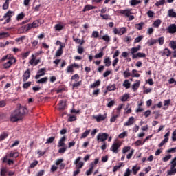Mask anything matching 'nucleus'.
I'll return each instance as SVG.
<instances>
[{"label": "nucleus", "mask_w": 176, "mask_h": 176, "mask_svg": "<svg viewBox=\"0 0 176 176\" xmlns=\"http://www.w3.org/2000/svg\"><path fill=\"white\" fill-rule=\"evenodd\" d=\"M131 174V170L130 168H127L124 173V176H130Z\"/></svg>", "instance_id": "69168bd1"}, {"label": "nucleus", "mask_w": 176, "mask_h": 176, "mask_svg": "<svg viewBox=\"0 0 176 176\" xmlns=\"http://www.w3.org/2000/svg\"><path fill=\"white\" fill-rule=\"evenodd\" d=\"M144 25H145V23L140 22V23H137L135 25V28H136V30H138V31H141V30H142Z\"/></svg>", "instance_id": "393cba45"}, {"label": "nucleus", "mask_w": 176, "mask_h": 176, "mask_svg": "<svg viewBox=\"0 0 176 176\" xmlns=\"http://www.w3.org/2000/svg\"><path fill=\"white\" fill-rule=\"evenodd\" d=\"M9 157H14L15 159L19 157V152L11 151L9 154Z\"/></svg>", "instance_id": "4c0bfd02"}, {"label": "nucleus", "mask_w": 176, "mask_h": 176, "mask_svg": "<svg viewBox=\"0 0 176 176\" xmlns=\"http://www.w3.org/2000/svg\"><path fill=\"white\" fill-rule=\"evenodd\" d=\"M168 175H175L176 174L175 168H173V166H170V170L167 171Z\"/></svg>", "instance_id": "ea45409f"}, {"label": "nucleus", "mask_w": 176, "mask_h": 176, "mask_svg": "<svg viewBox=\"0 0 176 176\" xmlns=\"http://www.w3.org/2000/svg\"><path fill=\"white\" fill-rule=\"evenodd\" d=\"M28 113V110L27 108L21 106V104H17L16 109L11 113L10 116V122L12 123H15V122H19V120H21L23 118H24V115Z\"/></svg>", "instance_id": "f257e3e1"}, {"label": "nucleus", "mask_w": 176, "mask_h": 176, "mask_svg": "<svg viewBox=\"0 0 176 176\" xmlns=\"http://www.w3.org/2000/svg\"><path fill=\"white\" fill-rule=\"evenodd\" d=\"M80 160H82V157H78L74 162L76 170L73 172V176H77L80 174V171L83 168V166H85V162Z\"/></svg>", "instance_id": "f03ea898"}, {"label": "nucleus", "mask_w": 176, "mask_h": 176, "mask_svg": "<svg viewBox=\"0 0 176 176\" xmlns=\"http://www.w3.org/2000/svg\"><path fill=\"white\" fill-rule=\"evenodd\" d=\"M122 146V142H115L110 147V151L113 153H119V148Z\"/></svg>", "instance_id": "6e6552de"}, {"label": "nucleus", "mask_w": 176, "mask_h": 176, "mask_svg": "<svg viewBox=\"0 0 176 176\" xmlns=\"http://www.w3.org/2000/svg\"><path fill=\"white\" fill-rule=\"evenodd\" d=\"M109 135L107 133H100L98 134L96 138L98 142H105L108 140Z\"/></svg>", "instance_id": "0eeeda50"}, {"label": "nucleus", "mask_w": 176, "mask_h": 176, "mask_svg": "<svg viewBox=\"0 0 176 176\" xmlns=\"http://www.w3.org/2000/svg\"><path fill=\"white\" fill-rule=\"evenodd\" d=\"M133 39L131 38V36H126L124 38V42H126V43H130Z\"/></svg>", "instance_id": "052dcab7"}, {"label": "nucleus", "mask_w": 176, "mask_h": 176, "mask_svg": "<svg viewBox=\"0 0 176 176\" xmlns=\"http://www.w3.org/2000/svg\"><path fill=\"white\" fill-rule=\"evenodd\" d=\"M80 85H82V81H76V83H74L72 85V87H73V89H78V87H79V86H80Z\"/></svg>", "instance_id": "49530a36"}, {"label": "nucleus", "mask_w": 176, "mask_h": 176, "mask_svg": "<svg viewBox=\"0 0 176 176\" xmlns=\"http://www.w3.org/2000/svg\"><path fill=\"white\" fill-rule=\"evenodd\" d=\"M134 117H130L128 119V121L124 124V126H131L134 124Z\"/></svg>", "instance_id": "4be33fe9"}, {"label": "nucleus", "mask_w": 176, "mask_h": 176, "mask_svg": "<svg viewBox=\"0 0 176 176\" xmlns=\"http://www.w3.org/2000/svg\"><path fill=\"white\" fill-rule=\"evenodd\" d=\"M144 57H146V54L145 53H142V52H138L135 54V55L132 56L133 60L135 58H142Z\"/></svg>", "instance_id": "a211bd4d"}, {"label": "nucleus", "mask_w": 176, "mask_h": 176, "mask_svg": "<svg viewBox=\"0 0 176 176\" xmlns=\"http://www.w3.org/2000/svg\"><path fill=\"white\" fill-rule=\"evenodd\" d=\"M140 80H137V82L134 83L132 85V89H133V91H135V90H137L138 89V87H140Z\"/></svg>", "instance_id": "473e14b6"}, {"label": "nucleus", "mask_w": 176, "mask_h": 176, "mask_svg": "<svg viewBox=\"0 0 176 176\" xmlns=\"http://www.w3.org/2000/svg\"><path fill=\"white\" fill-rule=\"evenodd\" d=\"M3 61H6L3 65V67L5 69H8L12 67V65L16 63V58L14 57H10L9 55H6L3 56V58L0 60V63H3Z\"/></svg>", "instance_id": "7ed1b4c3"}, {"label": "nucleus", "mask_w": 176, "mask_h": 176, "mask_svg": "<svg viewBox=\"0 0 176 176\" xmlns=\"http://www.w3.org/2000/svg\"><path fill=\"white\" fill-rule=\"evenodd\" d=\"M63 45H60V48L56 51V57H60L63 54Z\"/></svg>", "instance_id": "c85d7f7f"}, {"label": "nucleus", "mask_w": 176, "mask_h": 176, "mask_svg": "<svg viewBox=\"0 0 176 176\" xmlns=\"http://www.w3.org/2000/svg\"><path fill=\"white\" fill-rule=\"evenodd\" d=\"M47 80H48L47 77H44V78H41L40 80H38L37 81V83H47Z\"/></svg>", "instance_id": "603ef678"}, {"label": "nucleus", "mask_w": 176, "mask_h": 176, "mask_svg": "<svg viewBox=\"0 0 176 176\" xmlns=\"http://www.w3.org/2000/svg\"><path fill=\"white\" fill-rule=\"evenodd\" d=\"M65 27V24L64 23H57L54 26V31H58L60 32V31H62V30H64V28Z\"/></svg>", "instance_id": "ddd939ff"}, {"label": "nucleus", "mask_w": 176, "mask_h": 176, "mask_svg": "<svg viewBox=\"0 0 176 176\" xmlns=\"http://www.w3.org/2000/svg\"><path fill=\"white\" fill-rule=\"evenodd\" d=\"M140 167H138L137 166H133L132 167V171L134 174V175H137V173H138V171H140Z\"/></svg>", "instance_id": "37998d69"}, {"label": "nucleus", "mask_w": 176, "mask_h": 176, "mask_svg": "<svg viewBox=\"0 0 176 176\" xmlns=\"http://www.w3.org/2000/svg\"><path fill=\"white\" fill-rule=\"evenodd\" d=\"M104 64L105 67H111V58L109 57L104 58Z\"/></svg>", "instance_id": "cd10ccee"}, {"label": "nucleus", "mask_w": 176, "mask_h": 176, "mask_svg": "<svg viewBox=\"0 0 176 176\" xmlns=\"http://www.w3.org/2000/svg\"><path fill=\"white\" fill-rule=\"evenodd\" d=\"M66 102L64 100H60L58 104V109L59 111H64L65 109Z\"/></svg>", "instance_id": "412c9836"}, {"label": "nucleus", "mask_w": 176, "mask_h": 176, "mask_svg": "<svg viewBox=\"0 0 176 176\" xmlns=\"http://www.w3.org/2000/svg\"><path fill=\"white\" fill-rule=\"evenodd\" d=\"M124 78H129L131 76V73L129 72V69L124 72Z\"/></svg>", "instance_id": "4d7b16f0"}, {"label": "nucleus", "mask_w": 176, "mask_h": 176, "mask_svg": "<svg viewBox=\"0 0 176 176\" xmlns=\"http://www.w3.org/2000/svg\"><path fill=\"white\" fill-rule=\"evenodd\" d=\"M93 118L96 120V122L98 123H100V122H102L104 119H107V114L102 115L99 114L98 116L94 115Z\"/></svg>", "instance_id": "9b49d317"}, {"label": "nucleus", "mask_w": 176, "mask_h": 176, "mask_svg": "<svg viewBox=\"0 0 176 176\" xmlns=\"http://www.w3.org/2000/svg\"><path fill=\"white\" fill-rule=\"evenodd\" d=\"M13 14H14V12L9 10L8 12L4 14L3 18L0 19V21H3L5 19H7L4 22V24H8L10 23V21H12V16H13Z\"/></svg>", "instance_id": "423d86ee"}, {"label": "nucleus", "mask_w": 176, "mask_h": 176, "mask_svg": "<svg viewBox=\"0 0 176 176\" xmlns=\"http://www.w3.org/2000/svg\"><path fill=\"white\" fill-rule=\"evenodd\" d=\"M79 74H76L72 76V80H74V82H78L79 80Z\"/></svg>", "instance_id": "3c124183"}, {"label": "nucleus", "mask_w": 176, "mask_h": 176, "mask_svg": "<svg viewBox=\"0 0 176 176\" xmlns=\"http://www.w3.org/2000/svg\"><path fill=\"white\" fill-rule=\"evenodd\" d=\"M77 52H78V54H82V53L85 52V48H83V47L82 45H78Z\"/></svg>", "instance_id": "a18cd8bd"}, {"label": "nucleus", "mask_w": 176, "mask_h": 176, "mask_svg": "<svg viewBox=\"0 0 176 176\" xmlns=\"http://www.w3.org/2000/svg\"><path fill=\"white\" fill-rule=\"evenodd\" d=\"M160 54L163 56H167L168 57H170L171 56V51L168 48H165L163 51L160 52Z\"/></svg>", "instance_id": "f3484780"}, {"label": "nucleus", "mask_w": 176, "mask_h": 176, "mask_svg": "<svg viewBox=\"0 0 176 176\" xmlns=\"http://www.w3.org/2000/svg\"><path fill=\"white\" fill-rule=\"evenodd\" d=\"M107 91H115L116 90V84L109 85L107 87Z\"/></svg>", "instance_id": "b1692460"}, {"label": "nucleus", "mask_w": 176, "mask_h": 176, "mask_svg": "<svg viewBox=\"0 0 176 176\" xmlns=\"http://www.w3.org/2000/svg\"><path fill=\"white\" fill-rule=\"evenodd\" d=\"M32 83V82H30V81L23 83V89H28V87H30V86H31Z\"/></svg>", "instance_id": "6e6d98bb"}, {"label": "nucleus", "mask_w": 176, "mask_h": 176, "mask_svg": "<svg viewBox=\"0 0 176 176\" xmlns=\"http://www.w3.org/2000/svg\"><path fill=\"white\" fill-rule=\"evenodd\" d=\"M8 173V168L5 166H2L0 168V176H6Z\"/></svg>", "instance_id": "5701e85b"}, {"label": "nucleus", "mask_w": 176, "mask_h": 176, "mask_svg": "<svg viewBox=\"0 0 176 176\" xmlns=\"http://www.w3.org/2000/svg\"><path fill=\"white\" fill-rule=\"evenodd\" d=\"M139 50H141V45H138L135 47H132L131 49V53L132 54V56L133 55H135V53H137V52H139Z\"/></svg>", "instance_id": "aec40b11"}, {"label": "nucleus", "mask_w": 176, "mask_h": 176, "mask_svg": "<svg viewBox=\"0 0 176 176\" xmlns=\"http://www.w3.org/2000/svg\"><path fill=\"white\" fill-rule=\"evenodd\" d=\"M160 24H162V20L157 19L154 21L153 25V27H155V28H159V27H160Z\"/></svg>", "instance_id": "c756f323"}, {"label": "nucleus", "mask_w": 176, "mask_h": 176, "mask_svg": "<svg viewBox=\"0 0 176 176\" xmlns=\"http://www.w3.org/2000/svg\"><path fill=\"white\" fill-rule=\"evenodd\" d=\"M67 74H74V67L72 66V65L67 67Z\"/></svg>", "instance_id": "de8ad7c7"}, {"label": "nucleus", "mask_w": 176, "mask_h": 176, "mask_svg": "<svg viewBox=\"0 0 176 176\" xmlns=\"http://www.w3.org/2000/svg\"><path fill=\"white\" fill-rule=\"evenodd\" d=\"M166 3V0H160L159 1H156L155 6L159 8V6H162Z\"/></svg>", "instance_id": "c9c22d12"}, {"label": "nucleus", "mask_w": 176, "mask_h": 176, "mask_svg": "<svg viewBox=\"0 0 176 176\" xmlns=\"http://www.w3.org/2000/svg\"><path fill=\"white\" fill-rule=\"evenodd\" d=\"M9 137V134L8 133H3L0 135V141H3V140H6Z\"/></svg>", "instance_id": "72a5a7b5"}, {"label": "nucleus", "mask_w": 176, "mask_h": 176, "mask_svg": "<svg viewBox=\"0 0 176 176\" xmlns=\"http://www.w3.org/2000/svg\"><path fill=\"white\" fill-rule=\"evenodd\" d=\"M168 17H173V18L176 17V12H174V9H170L168 11Z\"/></svg>", "instance_id": "bb28decb"}, {"label": "nucleus", "mask_w": 176, "mask_h": 176, "mask_svg": "<svg viewBox=\"0 0 176 176\" xmlns=\"http://www.w3.org/2000/svg\"><path fill=\"white\" fill-rule=\"evenodd\" d=\"M10 36V34L8 32H1L0 33V39H5L6 38H8Z\"/></svg>", "instance_id": "f704fd0d"}, {"label": "nucleus", "mask_w": 176, "mask_h": 176, "mask_svg": "<svg viewBox=\"0 0 176 176\" xmlns=\"http://www.w3.org/2000/svg\"><path fill=\"white\" fill-rule=\"evenodd\" d=\"M130 98V94H125L122 96L121 101L124 102L127 101Z\"/></svg>", "instance_id": "a19ab883"}, {"label": "nucleus", "mask_w": 176, "mask_h": 176, "mask_svg": "<svg viewBox=\"0 0 176 176\" xmlns=\"http://www.w3.org/2000/svg\"><path fill=\"white\" fill-rule=\"evenodd\" d=\"M9 9V0H6L5 3L3 5V10H8Z\"/></svg>", "instance_id": "c03bdc74"}, {"label": "nucleus", "mask_w": 176, "mask_h": 176, "mask_svg": "<svg viewBox=\"0 0 176 176\" xmlns=\"http://www.w3.org/2000/svg\"><path fill=\"white\" fill-rule=\"evenodd\" d=\"M131 76L132 78H140V74H138L137 69H133Z\"/></svg>", "instance_id": "2f4dec72"}, {"label": "nucleus", "mask_w": 176, "mask_h": 176, "mask_svg": "<svg viewBox=\"0 0 176 176\" xmlns=\"http://www.w3.org/2000/svg\"><path fill=\"white\" fill-rule=\"evenodd\" d=\"M122 86H124L126 89H130V82L129 80H125L122 84Z\"/></svg>", "instance_id": "79ce46f5"}, {"label": "nucleus", "mask_w": 176, "mask_h": 176, "mask_svg": "<svg viewBox=\"0 0 176 176\" xmlns=\"http://www.w3.org/2000/svg\"><path fill=\"white\" fill-rule=\"evenodd\" d=\"M169 46L173 49V50H175L176 49V41H170L169 43Z\"/></svg>", "instance_id": "e433bc0d"}, {"label": "nucleus", "mask_w": 176, "mask_h": 176, "mask_svg": "<svg viewBox=\"0 0 176 176\" xmlns=\"http://www.w3.org/2000/svg\"><path fill=\"white\" fill-rule=\"evenodd\" d=\"M65 141H67V137H65V136H63V137H62L60 140H59V141H58V148H61V147H63V146H67L66 145H65Z\"/></svg>", "instance_id": "dca6fc26"}, {"label": "nucleus", "mask_w": 176, "mask_h": 176, "mask_svg": "<svg viewBox=\"0 0 176 176\" xmlns=\"http://www.w3.org/2000/svg\"><path fill=\"white\" fill-rule=\"evenodd\" d=\"M157 40V42L160 45H163L164 43V37L161 36Z\"/></svg>", "instance_id": "bf43d9fd"}, {"label": "nucleus", "mask_w": 176, "mask_h": 176, "mask_svg": "<svg viewBox=\"0 0 176 176\" xmlns=\"http://www.w3.org/2000/svg\"><path fill=\"white\" fill-rule=\"evenodd\" d=\"M170 159H171V155L169 154L168 155H166L164 158H162V162H168Z\"/></svg>", "instance_id": "13d9d810"}, {"label": "nucleus", "mask_w": 176, "mask_h": 176, "mask_svg": "<svg viewBox=\"0 0 176 176\" xmlns=\"http://www.w3.org/2000/svg\"><path fill=\"white\" fill-rule=\"evenodd\" d=\"M113 32L116 35H123L127 32V30L124 27L121 28H114Z\"/></svg>", "instance_id": "1a4fd4ad"}, {"label": "nucleus", "mask_w": 176, "mask_h": 176, "mask_svg": "<svg viewBox=\"0 0 176 176\" xmlns=\"http://www.w3.org/2000/svg\"><path fill=\"white\" fill-rule=\"evenodd\" d=\"M104 56V52L101 51L98 54H96L95 55V58H102V56Z\"/></svg>", "instance_id": "864d4df0"}, {"label": "nucleus", "mask_w": 176, "mask_h": 176, "mask_svg": "<svg viewBox=\"0 0 176 176\" xmlns=\"http://www.w3.org/2000/svg\"><path fill=\"white\" fill-rule=\"evenodd\" d=\"M30 65H38L41 63V59H35V55H32V59L29 61Z\"/></svg>", "instance_id": "4468645a"}, {"label": "nucleus", "mask_w": 176, "mask_h": 176, "mask_svg": "<svg viewBox=\"0 0 176 176\" xmlns=\"http://www.w3.org/2000/svg\"><path fill=\"white\" fill-rule=\"evenodd\" d=\"M30 76H31V72H30V69H28L23 75V82H27L30 79Z\"/></svg>", "instance_id": "2eb2a0df"}, {"label": "nucleus", "mask_w": 176, "mask_h": 176, "mask_svg": "<svg viewBox=\"0 0 176 176\" xmlns=\"http://www.w3.org/2000/svg\"><path fill=\"white\" fill-rule=\"evenodd\" d=\"M90 134V129L86 130L82 135H81V138H86L87 135Z\"/></svg>", "instance_id": "8fccbe9b"}, {"label": "nucleus", "mask_w": 176, "mask_h": 176, "mask_svg": "<svg viewBox=\"0 0 176 176\" xmlns=\"http://www.w3.org/2000/svg\"><path fill=\"white\" fill-rule=\"evenodd\" d=\"M113 113L114 116H118L119 118V116H120V111L119 110H118L117 109H115L113 111Z\"/></svg>", "instance_id": "e2e57ef3"}, {"label": "nucleus", "mask_w": 176, "mask_h": 176, "mask_svg": "<svg viewBox=\"0 0 176 176\" xmlns=\"http://www.w3.org/2000/svg\"><path fill=\"white\" fill-rule=\"evenodd\" d=\"M170 134H171V131H168L164 135V139L158 145L159 148H162V146H163V145H164V144H167V142H168V137H170Z\"/></svg>", "instance_id": "9d476101"}, {"label": "nucleus", "mask_w": 176, "mask_h": 176, "mask_svg": "<svg viewBox=\"0 0 176 176\" xmlns=\"http://www.w3.org/2000/svg\"><path fill=\"white\" fill-rule=\"evenodd\" d=\"M172 141H176V129L172 133Z\"/></svg>", "instance_id": "774afa93"}, {"label": "nucleus", "mask_w": 176, "mask_h": 176, "mask_svg": "<svg viewBox=\"0 0 176 176\" xmlns=\"http://www.w3.org/2000/svg\"><path fill=\"white\" fill-rule=\"evenodd\" d=\"M93 9H97V7L88 4L84 7L82 12H89V10H93Z\"/></svg>", "instance_id": "6ab92c4d"}, {"label": "nucleus", "mask_w": 176, "mask_h": 176, "mask_svg": "<svg viewBox=\"0 0 176 176\" xmlns=\"http://www.w3.org/2000/svg\"><path fill=\"white\" fill-rule=\"evenodd\" d=\"M118 13H120V14H124L125 17H128L129 21L134 20L135 18L134 15H131L133 14V12H131V9L120 10L118 11Z\"/></svg>", "instance_id": "39448f33"}, {"label": "nucleus", "mask_w": 176, "mask_h": 176, "mask_svg": "<svg viewBox=\"0 0 176 176\" xmlns=\"http://www.w3.org/2000/svg\"><path fill=\"white\" fill-rule=\"evenodd\" d=\"M131 149V147L130 146H125L122 149V153H127V152H129V151H130Z\"/></svg>", "instance_id": "680f3d73"}, {"label": "nucleus", "mask_w": 176, "mask_h": 176, "mask_svg": "<svg viewBox=\"0 0 176 176\" xmlns=\"http://www.w3.org/2000/svg\"><path fill=\"white\" fill-rule=\"evenodd\" d=\"M170 167H172V168H175V166H176V159L174 158L171 162H170Z\"/></svg>", "instance_id": "0e129e2a"}, {"label": "nucleus", "mask_w": 176, "mask_h": 176, "mask_svg": "<svg viewBox=\"0 0 176 176\" xmlns=\"http://www.w3.org/2000/svg\"><path fill=\"white\" fill-rule=\"evenodd\" d=\"M142 38H144V36H139L138 37H136L134 40V43H139V42L142 41Z\"/></svg>", "instance_id": "5fc2aeb1"}, {"label": "nucleus", "mask_w": 176, "mask_h": 176, "mask_svg": "<svg viewBox=\"0 0 176 176\" xmlns=\"http://www.w3.org/2000/svg\"><path fill=\"white\" fill-rule=\"evenodd\" d=\"M76 116H71L69 118H68V122H75V120H76Z\"/></svg>", "instance_id": "338daca9"}, {"label": "nucleus", "mask_w": 176, "mask_h": 176, "mask_svg": "<svg viewBox=\"0 0 176 176\" xmlns=\"http://www.w3.org/2000/svg\"><path fill=\"white\" fill-rule=\"evenodd\" d=\"M166 31H167L169 34H175V32H176V24H175V23L170 24V25L167 28Z\"/></svg>", "instance_id": "f8f14e48"}, {"label": "nucleus", "mask_w": 176, "mask_h": 176, "mask_svg": "<svg viewBox=\"0 0 176 176\" xmlns=\"http://www.w3.org/2000/svg\"><path fill=\"white\" fill-rule=\"evenodd\" d=\"M100 84H101V82L100 81V80H98L96 82L92 83L90 85V88L95 89V87H98V86H100Z\"/></svg>", "instance_id": "7c9ffc66"}, {"label": "nucleus", "mask_w": 176, "mask_h": 176, "mask_svg": "<svg viewBox=\"0 0 176 176\" xmlns=\"http://www.w3.org/2000/svg\"><path fill=\"white\" fill-rule=\"evenodd\" d=\"M67 146L61 147L60 148H59L58 153H65V152L67 151Z\"/></svg>", "instance_id": "09e8293b"}, {"label": "nucleus", "mask_w": 176, "mask_h": 176, "mask_svg": "<svg viewBox=\"0 0 176 176\" xmlns=\"http://www.w3.org/2000/svg\"><path fill=\"white\" fill-rule=\"evenodd\" d=\"M100 17H102V20H111V16L109 14H100Z\"/></svg>", "instance_id": "58836bf2"}, {"label": "nucleus", "mask_w": 176, "mask_h": 176, "mask_svg": "<svg viewBox=\"0 0 176 176\" xmlns=\"http://www.w3.org/2000/svg\"><path fill=\"white\" fill-rule=\"evenodd\" d=\"M42 24H43V22L39 20H35L32 23H28L25 25V31H30V30H32V28H38V27Z\"/></svg>", "instance_id": "20e7f679"}, {"label": "nucleus", "mask_w": 176, "mask_h": 176, "mask_svg": "<svg viewBox=\"0 0 176 176\" xmlns=\"http://www.w3.org/2000/svg\"><path fill=\"white\" fill-rule=\"evenodd\" d=\"M156 43H157V39L155 38H151L147 41L148 46H153V45H156Z\"/></svg>", "instance_id": "a878e982"}]
</instances>
